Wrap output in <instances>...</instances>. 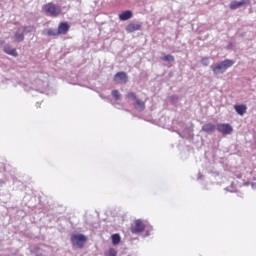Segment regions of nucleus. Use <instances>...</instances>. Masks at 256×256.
Instances as JSON below:
<instances>
[{"label": "nucleus", "instance_id": "nucleus-18", "mask_svg": "<svg viewBox=\"0 0 256 256\" xmlns=\"http://www.w3.org/2000/svg\"><path fill=\"white\" fill-rule=\"evenodd\" d=\"M113 245H119L121 243V236L119 234L112 235Z\"/></svg>", "mask_w": 256, "mask_h": 256}, {"label": "nucleus", "instance_id": "nucleus-11", "mask_svg": "<svg viewBox=\"0 0 256 256\" xmlns=\"http://www.w3.org/2000/svg\"><path fill=\"white\" fill-rule=\"evenodd\" d=\"M25 31H27V27H20L15 33V37L17 41L21 42L25 39Z\"/></svg>", "mask_w": 256, "mask_h": 256}, {"label": "nucleus", "instance_id": "nucleus-2", "mask_svg": "<svg viewBox=\"0 0 256 256\" xmlns=\"http://www.w3.org/2000/svg\"><path fill=\"white\" fill-rule=\"evenodd\" d=\"M43 10L49 17H58L61 15V8L53 3H47L43 6Z\"/></svg>", "mask_w": 256, "mask_h": 256}, {"label": "nucleus", "instance_id": "nucleus-15", "mask_svg": "<svg viewBox=\"0 0 256 256\" xmlns=\"http://www.w3.org/2000/svg\"><path fill=\"white\" fill-rule=\"evenodd\" d=\"M134 107L139 112L145 111V102L143 100L136 98L134 101Z\"/></svg>", "mask_w": 256, "mask_h": 256}, {"label": "nucleus", "instance_id": "nucleus-14", "mask_svg": "<svg viewBox=\"0 0 256 256\" xmlns=\"http://www.w3.org/2000/svg\"><path fill=\"white\" fill-rule=\"evenodd\" d=\"M234 109L238 115L243 117L247 113V106L244 104L241 105H235Z\"/></svg>", "mask_w": 256, "mask_h": 256}, {"label": "nucleus", "instance_id": "nucleus-24", "mask_svg": "<svg viewBox=\"0 0 256 256\" xmlns=\"http://www.w3.org/2000/svg\"><path fill=\"white\" fill-rule=\"evenodd\" d=\"M171 103L175 104L177 101H179V97L177 95H173L170 98Z\"/></svg>", "mask_w": 256, "mask_h": 256}, {"label": "nucleus", "instance_id": "nucleus-13", "mask_svg": "<svg viewBox=\"0 0 256 256\" xmlns=\"http://www.w3.org/2000/svg\"><path fill=\"white\" fill-rule=\"evenodd\" d=\"M133 17V12L131 10H126L119 14L120 21H129Z\"/></svg>", "mask_w": 256, "mask_h": 256}, {"label": "nucleus", "instance_id": "nucleus-21", "mask_svg": "<svg viewBox=\"0 0 256 256\" xmlns=\"http://www.w3.org/2000/svg\"><path fill=\"white\" fill-rule=\"evenodd\" d=\"M126 97L127 99H131L132 101H135L137 99V96L133 92L128 93Z\"/></svg>", "mask_w": 256, "mask_h": 256}, {"label": "nucleus", "instance_id": "nucleus-9", "mask_svg": "<svg viewBox=\"0 0 256 256\" xmlns=\"http://www.w3.org/2000/svg\"><path fill=\"white\" fill-rule=\"evenodd\" d=\"M243 5H249V0L232 1L230 3V9H239V7H243Z\"/></svg>", "mask_w": 256, "mask_h": 256}, {"label": "nucleus", "instance_id": "nucleus-19", "mask_svg": "<svg viewBox=\"0 0 256 256\" xmlns=\"http://www.w3.org/2000/svg\"><path fill=\"white\" fill-rule=\"evenodd\" d=\"M162 61L173 63V61H175V57H173V55H166L162 58Z\"/></svg>", "mask_w": 256, "mask_h": 256}, {"label": "nucleus", "instance_id": "nucleus-16", "mask_svg": "<svg viewBox=\"0 0 256 256\" xmlns=\"http://www.w3.org/2000/svg\"><path fill=\"white\" fill-rule=\"evenodd\" d=\"M215 129H216V127L212 123H207L202 126V131H204V133H213V131H215Z\"/></svg>", "mask_w": 256, "mask_h": 256}, {"label": "nucleus", "instance_id": "nucleus-10", "mask_svg": "<svg viewBox=\"0 0 256 256\" xmlns=\"http://www.w3.org/2000/svg\"><path fill=\"white\" fill-rule=\"evenodd\" d=\"M3 51L4 53H6V55H10L11 57H19V53H17V49L12 48L9 45L4 46Z\"/></svg>", "mask_w": 256, "mask_h": 256}, {"label": "nucleus", "instance_id": "nucleus-7", "mask_svg": "<svg viewBox=\"0 0 256 256\" xmlns=\"http://www.w3.org/2000/svg\"><path fill=\"white\" fill-rule=\"evenodd\" d=\"M115 83L118 84H125L127 83V73L125 72H118L114 76Z\"/></svg>", "mask_w": 256, "mask_h": 256}, {"label": "nucleus", "instance_id": "nucleus-22", "mask_svg": "<svg viewBox=\"0 0 256 256\" xmlns=\"http://www.w3.org/2000/svg\"><path fill=\"white\" fill-rule=\"evenodd\" d=\"M201 63H202V65H204V67H208V65L210 63L209 58H207V57L202 58Z\"/></svg>", "mask_w": 256, "mask_h": 256}, {"label": "nucleus", "instance_id": "nucleus-6", "mask_svg": "<svg viewBox=\"0 0 256 256\" xmlns=\"http://www.w3.org/2000/svg\"><path fill=\"white\" fill-rule=\"evenodd\" d=\"M143 24L141 22H131L126 26L127 33H135V31H141Z\"/></svg>", "mask_w": 256, "mask_h": 256}, {"label": "nucleus", "instance_id": "nucleus-3", "mask_svg": "<svg viewBox=\"0 0 256 256\" xmlns=\"http://www.w3.org/2000/svg\"><path fill=\"white\" fill-rule=\"evenodd\" d=\"M71 243L74 247H78V249H83L85 243H87V236L83 234H73L71 236Z\"/></svg>", "mask_w": 256, "mask_h": 256}, {"label": "nucleus", "instance_id": "nucleus-25", "mask_svg": "<svg viewBox=\"0 0 256 256\" xmlns=\"http://www.w3.org/2000/svg\"><path fill=\"white\" fill-rule=\"evenodd\" d=\"M3 184V182L0 180V185H2Z\"/></svg>", "mask_w": 256, "mask_h": 256}, {"label": "nucleus", "instance_id": "nucleus-17", "mask_svg": "<svg viewBox=\"0 0 256 256\" xmlns=\"http://www.w3.org/2000/svg\"><path fill=\"white\" fill-rule=\"evenodd\" d=\"M46 35H48L49 37H57V35H59V32L58 30L50 28L46 31Z\"/></svg>", "mask_w": 256, "mask_h": 256}, {"label": "nucleus", "instance_id": "nucleus-12", "mask_svg": "<svg viewBox=\"0 0 256 256\" xmlns=\"http://www.w3.org/2000/svg\"><path fill=\"white\" fill-rule=\"evenodd\" d=\"M58 35H66V33L69 31V24L67 22H62L58 26Z\"/></svg>", "mask_w": 256, "mask_h": 256}, {"label": "nucleus", "instance_id": "nucleus-23", "mask_svg": "<svg viewBox=\"0 0 256 256\" xmlns=\"http://www.w3.org/2000/svg\"><path fill=\"white\" fill-rule=\"evenodd\" d=\"M108 256H117V250H115L114 248H110Z\"/></svg>", "mask_w": 256, "mask_h": 256}, {"label": "nucleus", "instance_id": "nucleus-1", "mask_svg": "<svg viewBox=\"0 0 256 256\" xmlns=\"http://www.w3.org/2000/svg\"><path fill=\"white\" fill-rule=\"evenodd\" d=\"M233 60L226 59L220 63H216L210 66V69L213 71L214 75H223L227 69L233 67Z\"/></svg>", "mask_w": 256, "mask_h": 256}, {"label": "nucleus", "instance_id": "nucleus-20", "mask_svg": "<svg viewBox=\"0 0 256 256\" xmlns=\"http://www.w3.org/2000/svg\"><path fill=\"white\" fill-rule=\"evenodd\" d=\"M111 94L116 101H119V99H121V93H119L117 90H113Z\"/></svg>", "mask_w": 256, "mask_h": 256}, {"label": "nucleus", "instance_id": "nucleus-8", "mask_svg": "<svg viewBox=\"0 0 256 256\" xmlns=\"http://www.w3.org/2000/svg\"><path fill=\"white\" fill-rule=\"evenodd\" d=\"M178 135L182 139H193V128L188 127L183 130V132L177 131Z\"/></svg>", "mask_w": 256, "mask_h": 256}, {"label": "nucleus", "instance_id": "nucleus-4", "mask_svg": "<svg viewBox=\"0 0 256 256\" xmlns=\"http://www.w3.org/2000/svg\"><path fill=\"white\" fill-rule=\"evenodd\" d=\"M216 129L222 135H231L233 133V127L230 124H217Z\"/></svg>", "mask_w": 256, "mask_h": 256}, {"label": "nucleus", "instance_id": "nucleus-5", "mask_svg": "<svg viewBox=\"0 0 256 256\" xmlns=\"http://www.w3.org/2000/svg\"><path fill=\"white\" fill-rule=\"evenodd\" d=\"M143 231H145V223L141 220H136L134 227H132V233L138 235V233H143Z\"/></svg>", "mask_w": 256, "mask_h": 256}]
</instances>
